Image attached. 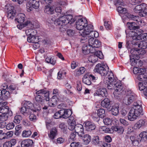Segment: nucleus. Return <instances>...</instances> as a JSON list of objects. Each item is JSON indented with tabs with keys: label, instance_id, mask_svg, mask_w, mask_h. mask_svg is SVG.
Segmentation results:
<instances>
[{
	"label": "nucleus",
	"instance_id": "1",
	"mask_svg": "<svg viewBox=\"0 0 147 147\" xmlns=\"http://www.w3.org/2000/svg\"><path fill=\"white\" fill-rule=\"evenodd\" d=\"M127 25L128 28L130 30L133 31H130L129 32V35L132 37L134 40L142 41L146 40L147 38L145 37L144 35L142 34V31L140 29V26L136 25L135 23L134 22H128Z\"/></svg>",
	"mask_w": 147,
	"mask_h": 147
},
{
	"label": "nucleus",
	"instance_id": "2",
	"mask_svg": "<svg viewBox=\"0 0 147 147\" xmlns=\"http://www.w3.org/2000/svg\"><path fill=\"white\" fill-rule=\"evenodd\" d=\"M143 115L142 104L137 102H134L133 107L130 110L128 119L131 121H134Z\"/></svg>",
	"mask_w": 147,
	"mask_h": 147
},
{
	"label": "nucleus",
	"instance_id": "3",
	"mask_svg": "<svg viewBox=\"0 0 147 147\" xmlns=\"http://www.w3.org/2000/svg\"><path fill=\"white\" fill-rule=\"evenodd\" d=\"M75 21L74 19L73 18L71 15H64L60 16L55 21L54 24L57 26H58L60 30L63 32L66 30L65 28L66 25L68 24H71Z\"/></svg>",
	"mask_w": 147,
	"mask_h": 147
},
{
	"label": "nucleus",
	"instance_id": "4",
	"mask_svg": "<svg viewBox=\"0 0 147 147\" xmlns=\"http://www.w3.org/2000/svg\"><path fill=\"white\" fill-rule=\"evenodd\" d=\"M105 86L109 89H115L113 94L115 97H117L118 95L121 94L123 91V86L120 81L116 82V81L107 82V83H104Z\"/></svg>",
	"mask_w": 147,
	"mask_h": 147
},
{
	"label": "nucleus",
	"instance_id": "5",
	"mask_svg": "<svg viewBox=\"0 0 147 147\" xmlns=\"http://www.w3.org/2000/svg\"><path fill=\"white\" fill-rule=\"evenodd\" d=\"M38 94L35 98L36 100L39 103L43 104L44 103H47L49 100V92L45 89L40 90L36 92Z\"/></svg>",
	"mask_w": 147,
	"mask_h": 147
},
{
	"label": "nucleus",
	"instance_id": "6",
	"mask_svg": "<svg viewBox=\"0 0 147 147\" xmlns=\"http://www.w3.org/2000/svg\"><path fill=\"white\" fill-rule=\"evenodd\" d=\"M84 30L82 32L81 35L82 37L81 39V42L82 43L84 42L83 41L87 39V37H91L93 38L94 34L95 32L93 31V26L90 24H88L87 27H86Z\"/></svg>",
	"mask_w": 147,
	"mask_h": 147
},
{
	"label": "nucleus",
	"instance_id": "7",
	"mask_svg": "<svg viewBox=\"0 0 147 147\" xmlns=\"http://www.w3.org/2000/svg\"><path fill=\"white\" fill-rule=\"evenodd\" d=\"M109 67L107 65L101 64H97L94 69L95 72H97L102 76H105L108 73Z\"/></svg>",
	"mask_w": 147,
	"mask_h": 147
},
{
	"label": "nucleus",
	"instance_id": "8",
	"mask_svg": "<svg viewBox=\"0 0 147 147\" xmlns=\"http://www.w3.org/2000/svg\"><path fill=\"white\" fill-rule=\"evenodd\" d=\"M137 98L136 95L131 91H128L123 100L124 105H128L131 104Z\"/></svg>",
	"mask_w": 147,
	"mask_h": 147
},
{
	"label": "nucleus",
	"instance_id": "9",
	"mask_svg": "<svg viewBox=\"0 0 147 147\" xmlns=\"http://www.w3.org/2000/svg\"><path fill=\"white\" fill-rule=\"evenodd\" d=\"M88 25L86 20L84 18H82L78 19L77 21L76 28L77 29L81 31V32H80V33L81 34L82 32L87 27Z\"/></svg>",
	"mask_w": 147,
	"mask_h": 147
},
{
	"label": "nucleus",
	"instance_id": "10",
	"mask_svg": "<svg viewBox=\"0 0 147 147\" xmlns=\"http://www.w3.org/2000/svg\"><path fill=\"white\" fill-rule=\"evenodd\" d=\"M27 10L30 12L33 10V8L37 9L39 6V2L36 0H29L26 4Z\"/></svg>",
	"mask_w": 147,
	"mask_h": 147
},
{
	"label": "nucleus",
	"instance_id": "11",
	"mask_svg": "<svg viewBox=\"0 0 147 147\" xmlns=\"http://www.w3.org/2000/svg\"><path fill=\"white\" fill-rule=\"evenodd\" d=\"M88 44L93 50L96 51L95 48H98L100 46L101 42L98 39L93 38H90L88 39Z\"/></svg>",
	"mask_w": 147,
	"mask_h": 147
},
{
	"label": "nucleus",
	"instance_id": "12",
	"mask_svg": "<svg viewBox=\"0 0 147 147\" xmlns=\"http://www.w3.org/2000/svg\"><path fill=\"white\" fill-rule=\"evenodd\" d=\"M130 52L131 53V55H130L131 64L132 66H135L136 64V62L134 58H137V49H131L130 51Z\"/></svg>",
	"mask_w": 147,
	"mask_h": 147
},
{
	"label": "nucleus",
	"instance_id": "13",
	"mask_svg": "<svg viewBox=\"0 0 147 147\" xmlns=\"http://www.w3.org/2000/svg\"><path fill=\"white\" fill-rule=\"evenodd\" d=\"M75 131L79 136L82 137L84 134L83 126L80 124H78L76 125Z\"/></svg>",
	"mask_w": 147,
	"mask_h": 147
},
{
	"label": "nucleus",
	"instance_id": "14",
	"mask_svg": "<svg viewBox=\"0 0 147 147\" xmlns=\"http://www.w3.org/2000/svg\"><path fill=\"white\" fill-rule=\"evenodd\" d=\"M107 95V92L106 89L105 88H99L94 94V96H100L102 97H106Z\"/></svg>",
	"mask_w": 147,
	"mask_h": 147
},
{
	"label": "nucleus",
	"instance_id": "15",
	"mask_svg": "<svg viewBox=\"0 0 147 147\" xmlns=\"http://www.w3.org/2000/svg\"><path fill=\"white\" fill-rule=\"evenodd\" d=\"M61 113L63 118L67 119L72 114L71 111L70 109H61Z\"/></svg>",
	"mask_w": 147,
	"mask_h": 147
},
{
	"label": "nucleus",
	"instance_id": "16",
	"mask_svg": "<svg viewBox=\"0 0 147 147\" xmlns=\"http://www.w3.org/2000/svg\"><path fill=\"white\" fill-rule=\"evenodd\" d=\"M84 124L86 129L88 131H91L94 129L96 128L94 124L90 121L86 122Z\"/></svg>",
	"mask_w": 147,
	"mask_h": 147
},
{
	"label": "nucleus",
	"instance_id": "17",
	"mask_svg": "<svg viewBox=\"0 0 147 147\" xmlns=\"http://www.w3.org/2000/svg\"><path fill=\"white\" fill-rule=\"evenodd\" d=\"M82 51L83 53L85 55L87 54L90 53H93L95 51L94 50H93L91 48L89 45H84L82 47Z\"/></svg>",
	"mask_w": 147,
	"mask_h": 147
},
{
	"label": "nucleus",
	"instance_id": "18",
	"mask_svg": "<svg viewBox=\"0 0 147 147\" xmlns=\"http://www.w3.org/2000/svg\"><path fill=\"white\" fill-rule=\"evenodd\" d=\"M111 101L107 98H105L101 102V105L104 108L109 109L111 107Z\"/></svg>",
	"mask_w": 147,
	"mask_h": 147
},
{
	"label": "nucleus",
	"instance_id": "19",
	"mask_svg": "<svg viewBox=\"0 0 147 147\" xmlns=\"http://www.w3.org/2000/svg\"><path fill=\"white\" fill-rule=\"evenodd\" d=\"M44 10L45 13L48 14H53L54 13V9L53 7L49 5L45 6Z\"/></svg>",
	"mask_w": 147,
	"mask_h": 147
},
{
	"label": "nucleus",
	"instance_id": "20",
	"mask_svg": "<svg viewBox=\"0 0 147 147\" xmlns=\"http://www.w3.org/2000/svg\"><path fill=\"white\" fill-rule=\"evenodd\" d=\"M33 143V141L28 139L23 140L21 143L22 147H29L32 146Z\"/></svg>",
	"mask_w": 147,
	"mask_h": 147
},
{
	"label": "nucleus",
	"instance_id": "21",
	"mask_svg": "<svg viewBox=\"0 0 147 147\" xmlns=\"http://www.w3.org/2000/svg\"><path fill=\"white\" fill-rule=\"evenodd\" d=\"M7 105H5L0 109V112L2 114L7 113L9 115L11 116L12 115V112L9 110V107Z\"/></svg>",
	"mask_w": 147,
	"mask_h": 147
},
{
	"label": "nucleus",
	"instance_id": "22",
	"mask_svg": "<svg viewBox=\"0 0 147 147\" xmlns=\"http://www.w3.org/2000/svg\"><path fill=\"white\" fill-rule=\"evenodd\" d=\"M108 77L104 79V83H107V82L109 81L111 82H113L115 81L114 80V77L113 73L111 71L108 72Z\"/></svg>",
	"mask_w": 147,
	"mask_h": 147
},
{
	"label": "nucleus",
	"instance_id": "23",
	"mask_svg": "<svg viewBox=\"0 0 147 147\" xmlns=\"http://www.w3.org/2000/svg\"><path fill=\"white\" fill-rule=\"evenodd\" d=\"M16 143V140L15 139L11 140L9 141L5 142L3 144V147H12L14 146Z\"/></svg>",
	"mask_w": 147,
	"mask_h": 147
},
{
	"label": "nucleus",
	"instance_id": "24",
	"mask_svg": "<svg viewBox=\"0 0 147 147\" xmlns=\"http://www.w3.org/2000/svg\"><path fill=\"white\" fill-rule=\"evenodd\" d=\"M83 82L86 84L88 85H90L92 83L91 78H90L88 74H86L82 78Z\"/></svg>",
	"mask_w": 147,
	"mask_h": 147
},
{
	"label": "nucleus",
	"instance_id": "25",
	"mask_svg": "<svg viewBox=\"0 0 147 147\" xmlns=\"http://www.w3.org/2000/svg\"><path fill=\"white\" fill-rule=\"evenodd\" d=\"M57 129L56 128H53L51 129L50 133L48 134L49 136L51 139L53 140L54 139L57 134Z\"/></svg>",
	"mask_w": 147,
	"mask_h": 147
},
{
	"label": "nucleus",
	"instance_id": "26",
	"mask_svg": "<svg viewBox=\"0 0 147 147\" xmlns=\"http://www.w3.org/2000/svg\"><path fill=\"white\" fill-rule=\"evenodd\" d=\"M25 16L23 13H19L17 16V18L15 20L19 23H23L25 20Z\"/></svg>",
	"mask_w": 147,
	"mask_h": 147
},
{
	"label": "nucleus",
	"instance_id": "27",
	"mask_svg": "<svg viewBox=\"0 0 147 147\" xmlns=\"http://www.w3.org/2000/svg\"><path fill=\"white\" fill-rule=\"evenodd\" d=\"M86 70L84 67H81L77 68L74 71V75L76 76H79L83 74Z\"/></svg>",
	"mask_w": 147,
	"mask_h": 147
},
{
	"label": "nucleus",
	"instance_id": "28",
	"mask_svg": "<svg viewBox=\"0 0 147 147\" xmlns=\"http://www.w3.org/2000/svg\"><path fill=\"white\" fill-rule=\"evenodd\" d=\"M117 10L119 14H124L126 17L129 13L127 10L126 8H123L121 6L118 7Z\"/></svg>",
	"mask_w": 147,
	"mask_h": 147
},
{
	"label": "nucleus",
	"instance_id": "29",
	"mask_svg": "<svg viewBox=\"0 0 147 147\" xmlns=\"http://www.w3.org/2000/svg\"><path fill=\"white\" fill-rule=\"evenodd\" d=\"M58 99L56 96H53L50 99L49 102V105L50 107H53L56 105Z\"/></svg>",
	"mask_w": 147,
	"mask_h": 147
},
{
	"label": "nucleus",
	"instance_id": "30",
	"mask_svg": "<svg viewBox=\"0 0 147 147\" xmlns=\"http://www.w3.org/2000/svg\"><path fill=\"white\" fill-rule=\"evenodd\" d=\"M13 9V7H12L11 10L7 11V17L11 20L13 19L16 15V11Z\"/></svg>",
	"mask_w": 147,
	"mask_h": 147
},
{
	"label": "nucleus",
	"instance_id": "31",
	"mask_svg": "<svg viewBox=\"0 0 147 147\" xmlns=\"http://www.w3.org/2000/svg\"><path fill=\"white\" fill-rule=\"evenodd\" d=\"M105 111L104 109H100L97 110V115L95 114V116L94 117L96 118H97L98 116L101 118H103L105 116Z\"/></svg>",
	"mask_w": 147,
	"mask_h": 147
},
{
	"label": "nucleus",
	"instance_id": "32",
	"mask_svg": "<svg viewBox=\"0 0 147 147\" xmlns=\"http://www.w3.org/2000/svg\"><path fill=\"white\" fill-rule=\"evenodd\" d=\"M27 40L28 42L31 43L37 42L39 41L38 38L35 36L34 35L28 36L27 38Z\"/></svg>",
	"mask_w": 147,
	"mask_h": 147
},
{
	"label": "nucleus",
	"instance_id": "33",
	"mask_svg": "<svg viewBox=\"0 0 147 147\" xmlns=\"http://www.w3.org/2000/svg\"><path fill=\"white\" fill-rule=\"evenodd\" d=\"M112 128L114 131H117L119 134H122L124 131L123 128L121 126H113Z\"/></svg>",
	"mask_w": 147,
	"mask_h": 147
},
{
	"label": "nucleus",
	"instance_id": "34",
	"mask_svg": "<svg viewBox=\"0 0 147 147\" xmlns=\"http://www.w3.org/2000/svg\"><path fill=\"white\" fill-rule=\"evenodd\" d=\"M145 121L143 120H140L138 121L134 125V128L135 129H139L142 126L144 125Z\"/></svg>",
	"mask_w": 147,
	"mask_h": 147
},
{
	"label": "nucleus",
	"instance_id": "35",
	"mask_svg": "<svg viewBox=\"0 0 147 147\" xmlns=\"http://www.w3.org/2000/svg\"><path fill=\"white\" fill-rule=\"evenodd\" d=\"M119 107L117 105L113 106L111 109L112 114L114 115H117L119 113Z\"/></svg>",
	"mask_w": 147,
	"mask_h": 147
},
{
	"label": "nucleus",
	"instance_id": "36",
	"mask_svg": "<svg viewBox=\"0 0 147 147\" xmlns=\"http://www.w3.org/2000/svg\"><path fill=\"white\" fill-rule=\"evenodd\" d=\"M82 138L84 144H87L90 142L91 137L89 135L86 134L84 135Z\"/></svg>",
	"mask_w": 147,
	"mask_h": 147
},
{
	"label": "nucleus",
	"instance_id": "37",
	"mask_svg": "<svg viewBox=\"0 0 147 147\" xmlns=\"http://www.w3.org/2000/svg\"><path fill=\"white\" fill-rule=\"evenodd\" d=\"M144 6H145V4L144 3L136 6L134 9V11L136 12H138V11L139 12L142 11L144 8Z\"/></svg>",
	"mask_w": 147,
	"mask_h": 147
},
{
	"label": "nucleus",
	"instance_id": "38",
	"mask_svg": "<svg viewBox=\"0 0 147 147\" xmlns=\"http://www.w3.org/2000/svg\"><path fill=\"white\" fill-rule=\"evenodd\" d=\"M70 118L71 119H70V120H72V121L71 122L70 124L68 126V128L69 130L72 131L74 129L75 130L76 122L75 120L72 119V118H73V117H71Z\"/></svg>",
	"mask_w": 147,
	"mask_h": 147
},
{
	"label": "nucleus",
	"instance_id": "39",
	"mask_svg": "<svg viewBox=\"0 0 147 147\" xmlns=\"http://www.w3.org/2000/svg\"><path fill=\"white\" fill-rule=\"evenodd\" d=\"M59 127L61 129V131L65 134H67V126L64 123H61L59 125Z\"/></svg>",
	"mask_w": 147,
	"mask_h": 147
},
{
	"label": "nucleus",
	"instance_id": "40",
	"mask_svg": "<svg viewBox=\"0 0 147 147\" xmlns=\"http://www.w3.org/2000/svg\"><path fill=\"white\" fill-rule=\"evenodd\" d=\"M32 132L30 130H24L22 133V136L23 138H27L30 136Z\"/></svg>",
	"mask_w": 147,
	"mask_h": 147
},
{
	"label": "nucleus",
	"instance_id": "41",
	"mask_svg": "<svg viewBox=\"0 0 147 147\" xmlns=\"http://www.w3.org/2000/svg\"><path fill=\"white\" fill-rule=\"evenodd\" d=\"M24 106H25L27 109H30L32 111L34 110L33 109V105L30 101H26L24 104Z\"/></svg>",
	"mask_w": 147,
	"mask_h": 147
},
{
	"label": "nucleus",
	"instance_id": "42",
	"mask_svg": "<svg viewBox=\"0 0 147 147\" xmlns=\"http://www.w3.org/2000/svg\"><path fill=\"white\" fill-rule=\"evenodd\" d=\"M30 21H27L25 23L17 25L18 28L20 30L22 29L24 27L30 25Z\"/></svg>",
	"mask_w": 147,
	"mask_h": 147
},
{
	"label": "nucleus",
	"instance_id": "43",
	"mask_svg": "<svg viewBox=\"0 0 147 147\" xmlns=\"http://www.w3.org/2000/svg\"><path fill=\"white\" fill-rule=\"evenodd\" d=\"M45 61L48 63H50L53 65H54L56 62V60L54 58L50 57H47L45 59Z\"/></svg>",
	"mask_w": 147,
	"mask_h": 147
},
{
	"label": "nucleus",
	"instance_id": "44",
	"mask_svg": "<svg viewBox=\"0 0 147 147\" xmlns=\"http://www.w3.org/2000/svg\"><path fill=\"white\" fill-rule=\"evenodd\" d=\"M139 136L141 138V141H145L147 140V132L143 131L141 133Z\"/></svg>",
	"mask_w": 147,
	"mask_h": 147
},
{
	"label": "nucleus",
	"instance_id": "45",
	"mask_svg": "<svg viewBox=\"0 0 147 147\" xmlns=\"http://www.w3.org/2000/svg\"><path fill=\"white\" fill-rule=\"evenodd\" d=\"M26 33L27 35L30 36H33L35 35L37 33V31L36 30L33 29H29L27 30L26 31Z\"/></svg>",
	"mask_w": 147,
	"mask_h": 147
},
{
	"label": "nucleus",
	"instance_id": "46",
	"mask_svg": "<svg viewBox=\"0 0 147 147\" xmlns=\"http://www.w3.org/2000/svg\"><path fill=\"white\" fill-rule=\"evenodd\" d=\"M7 113L2 114L0 115V121H6L9 116Z\"/></svg>",
	"mask_w": 147,
	"mask_h": 147
},
{
	"label": "nucleus",
	"instance_id": "47",
	"mask_svg": "<svg viewBox=\"0 0 147 147\" xmlns=\"http://www.w3.org/2000/svg\"><path fill=\"white\" fill-rule=\"evenodd\" d=\"M10 94L8 91L6 89L3 90L2 98L7 99L10 97Z\"/></svg>",
	"mask_w": 147,
	"mask_h": 147
},
{
	"label": "nucleus",
	"instance_id": "48",
	"mask_svg": "<svg viewBox=\"0 0 147 147\" xmlns=\"http://www.w3.org/2000/svg\"><path fill=\"white\" fill-rule=\"evenodd\" d=\"M93 53H94V55L97 57H98L100 59H103L104 57L103 55L102 52L100 51H97L96 49V51H94Z\"/></svg>",
	"mask_w": 147,
	"mask_h": 147
},
{
	"label": "nucleus",
	"instance_id": "49",
	"mask_svg": "<svg viewBox=\"0 0 147 147\" xmlns=\"http://www.w3.org/2000/svg\"><path fill=\"white\" fill-rule=\"evenodd\" d=\"M138 47L144 50L147 47V42L144 41H141L138 44Z\"/></svg>",
	"mask_w": 147,
	"mask_h": 147
},
{
	"label": "nucleus",
	"instance_id": "50",
	"mask_svg": "<svg viewBox=\"0 0 147 147\" xmlns=\"http://www.w3.org/2000/svg\"><path fill=\"white\" fill-rule=\"evenodd\" d=\"M22 119V116L20 115H17L14 117L13 122L16 124H19Z\"/></svg>",
	"mask_w": 147,
	"mask_h": 147
},
{
	"label": "nucleus",
	"instance_id": "51",
	"mask_svg": "<svg viewBox=\"0 0 147 147\" xmlns=\"http://www.w3.org/2000/svg\"><path fill=\"white\" fill-rule=\"evenodd\" d=\"M127 17L129 19L133 20H135L136 21H138V20L139 18V17L138 16H135L130 13L128 14V15L127 16Z\"/></svg>",
	"mask_w": 147,
	"mask_h": 147
},
{
	"label": "nucleus",
	"instance_id": "52",
	"mask_svg": "<svg viewBox=\"0 0 147 147\" xmlns=\"http://www.w3.org/2000/svg\"><path fill=\"white\" fill-rule=\"evenodd\" d=\"M92 142L95 145H97L100 144L99 137L98 136H94L92 139Z\"/></svg>",
	"mask_w": 147,
	"mask_h": 147
},
{
	"label": "nucleus",
	"instance_id": "53",
	"mask_svg": "<svg viewBox=\"0 0 147 147\" xmlns=\"http://www.w3.org/2000/svg\"><path fill=\"white\" fill-rule=\"evenodd\" d=\"M29 120L31 121H36L37 120V118L35 114L34 113H31L29 117Z\"/></svg>",
	"mask_w": 147,
	"mask_h": 147
},
{
	"label": "nucleus",
	"instance_id": "54",
	"mask_svg": "<svg viewBox=\"0 0 147 147\" xmlns=\"http://www.w3.org/2000/svg\"><path fill=\"white\" fill-rule=\"evenodd\" d=\"M146 53L145 51L144 50L140 48L139 49H137V54L138 56L137 58L140 57V55H143Z\"/></svg>",
	"mask_w": 147,
	"mask_h": 147
},
{
	"label": "nucleus",
	"instance_id": "55",
	"mask_svg": "<svg viewBox=\"0 0 147 147\" xmlns=\"http://www.w3.org/2000/svg\"><path fill=\"white\" fill-rule=\"evenodd\" d=\"M61 110L56 112L53 115V117L55 119H59L60 118H62V114L61 113Z\"/></svg>",
	"mask_w": 147,
	"mask_h": 147
},
{
	"label": "nucleus",
	"instance_id": "56",
	"mask_svg": "<svg viewBox=\"0 0 147 147\" xmlns=\"http://www.w3.org/2000/svg\"><path fill=\"white\" fill-rule=\"evenodd\" d=\"M66 74V72L64 71H60L58 73L57 78L60 79L64 77Z\"/></svg>",
	"mask_w": 147,
	"mask_h": 147
},
{
	"label": "nucleus",
	"instance_id": "57",
	"mask_svg": "<svg viewBox=\"0 0 147 147\" xmlns=\"http://www.w3.org/2000/svg\"><path fill=\"white\" fill-rule=\"evenodd\" d=\"M111 23L110 22L105 21L104 22V26L107 30H110L111 28Z\"/></svg>",
	"mask_w": 147,
	"mask_h": 147
},
{
	"label": "nucleus",
	"instance_id": "58",
	"mask_svg": "<svg viewBox=\"0 0 147 147\" xmlns=\"http://www.w3.org/2000/svg\"><path fill=\"white\" fill-rule=\"evenodd\" d=\"M71 147H81V143L79 142H73L70 144Z\"/></svg>",
	"mask_w": 147,
	"mask_h": 147
},
{
	"label": "nucleus",
	"instance_id": "59",
	"mask_svg": "<svg viewBox=\"0 0 147 147\" xmlns=\"http://www.w3.org/2000/svg\"><path fill=\"white\" fill-rule=\"evenodd\" d=\"M143 10L139 12V15L142 17H144L147 15V8H145L144 6V8Z\"/></svg>",
	"mask_w": 147,
	"mask_h": 147
},
{
	"label": "nucleus",
	"instance_id": "60",
	"mask_svg": "<svg viewBox=\"0 0 147 147\" xmlns=\"http://www.w3.org/2000/svg\"><path fill=\"white\" fill-rule=\"evenodd\" d=\"M95 56L94 54V55L91 56L88 58V60L89 61L92 63H94L96 62L97 61V58H95Z\"/></svg>",
	"mask_w": 147,
	"mask_h": 147
},
{
	"label": "nucleus",
	"instance_id": "61",
	"mask_svg": "<svg viewBox=\"0 0 147 147\" xmlns=\"http://www.w3.org/2000/svg\"><path fill=\"white\" fill-rule=\"evenodd\" d=\"M103 121L105 125H108L111 124L112 120L109 118H106L104 119Z\"/></svg>",
	"mask_w": 147,
	"mask_h": 147
},
{
	"label": "nucleus",
	"instance_id": "62",
	"mask_svg": "<svg viewBox=\"0 0 147 147\" xmlns=\"http://www.w3.org/2000/svg\"><path fill=\"white\" fill-rule=\"evenodd\" d=\"M6 125V129L8 130L12 129L14 127V124L12 122L9 123Z\"/></svg>",
	"mask_w": 147,
	"mask_h": 147
},
{
	"label": "nucleus",
	"instance_id": "63",
	"mask_svg": "<svg viewBox=\"0 0 147 147\" xmlns=\"http://www.w3.org/2000/svg\"><path fill=\"white\" fill-rule=\"evenodd\" d=\"M33 109L34 110H32V111L36 112V111L40 110V108L39 104L37 105L35 104L33 105Z\"/></svg>",
	"mask_w": 147,
	"mask_h": 147
},
{
	"label": "nucleus",
	"instance_id": "64",
	"mask_svg": "<svg viewBox=\"0 0 147 147\" xmlns=\"http://www.w3.org/2000/svg\"><path fill=\"white\" fill-rule=\"evenodd\" d=\"M119 121L124 126H127L128 125V122L123 119H120Z\"/></svg>",
	"mask_w": 147,
	"mask_h": 147
}]
</instances>
